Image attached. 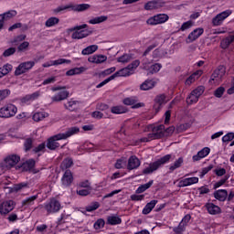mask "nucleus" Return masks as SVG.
Instances as JSON below:
<instances>
[{
    "mask_svg": "<svg viewBox=\"0 0 234 234\" xmlns=\"http://www.w3.org/2000/svg\"><path fill=\"white\" fill-rule=\"evenodd\" d=\"M149 130L152 131L151 133L148 134V137L143 138L142 142H151V140H158V138H162L165 133L173 134L175 133V127L171 126L167 130L164 125H150Z\"/></svg>",
    "mask_w": 234,
    "mask_h": 234,
    "instance_id": "1",
    "label": "nucleus"
},
{
    "mask_svg": "<svg viewBox=\"0 0 234 234\" xmlns=\"http://www.w3.org/2000/svg\"><path fill=\"white\" fill-rule=\"evenodd\" d=\"M43 207L47 212V215H56V213H59V211L63 209L61 202L56 197H51L48 201H46L43 204Z\"/></svg>",
    "mask_w": 234,
    "mask_h": 234,
    "instance_id": "2",
    "label": "nucleus"
},
{
    "mask_svg": "<svg viewBox=\"0 0 234 234\" xmlns=\"http://www.w3.org/2000/svg\"><path fill=\"white\" fill-rule=\"evenodd\" d=\"M64 10H69L71 12H85V10H89V4H69L67 5H60L54 9L55 14H59V12H63Z\"/></svg>",
    "mask_w": 234,
    "mask_h": 234,
    "instance_id": "3",
    "label": "nucleus"
},
{
    "mask_svg": "<svg viewBox=\"0 0 234 234\" xmlns=\"http://www.w3.org/2000/svg\"><path fill=\"white\" fill-rule=\"evenodd\" d=\"M127 76H133L131 69H129L128 66L124 69L116 71L114 74L110 76L108 79L104 80L102 82L97 85V89H101L104 85H107L109 81H112V80H116V78H125Z\"/></svg>",
    "mask_w": 234,
    "mask_h": 234,
    "instance_id": "4",
    "label": "nucleus"
},
{
    "mask_svg": "<svg viewBox=\"0 0 234 234\" xmlns=\"http://www.w3.org/2000/svg\"><path fill=\"white\" fill-rule=\"evenodd\" d=\"M171 160V154H166L163 156L162 158L158 159L153 164H150L144 170V175H151V173H154V171H156V169H159L161 165H164V164H167Z\"/></svg>",
    "mask_w": 234,
    "mask_h": 234,
    "instance_id": "5",
    "label": "nucleus"
},
{
    "mask_svg": "<svg viewBox=\"0 0 234 234\" xmlns=\"http://www.w3.org/2000/svg\"><path fill=\"white\" fill-rule=\"evenodd\" d=\"M34 67H36V61L34 60L22 62L16 68L15 76H23V74L32 70Z\"/></svg>",
    "mask_w": 234,
    "mask_h": 234,
    "instance_id": "6",
    "label": "nucleus"
},
{
    "mask_svg": "<svg viewBox=\"0 0 234 234\" xmlns=\"http://www.w3.org/2000/svg\"><path fill=\"white\" fill-rule=\"evenodd\" d=\"M225 74L226 68L224 66L218 67V69L214 70L213 74L210 77V85H218V83L222 81V78H224Z\"/></svg>",
    "mask_w": 234,
    "mask_h": 234,
    "instance_id": "7",
    "label": "nucleus"
},
{
    "mask_svg": "<svg viewBox=\"0 0 234 234\" xmlns=\"http://www.w3.org/2000/svg\"><path fill=\"white\" fill-rule=\"evenodd\" d=\"M84 28H87L86 24L70 28V32H73L71 35L72 39H83V37H87L89 31L84 30Z\"/></svg>",
    "mask_w": 234,
    "mask_h": 234,
    "instance_id": "8",
    "label": "nucleus"
},
{
    "mask_svg": "<svg viewBox=\"0 0 234 234\" xmlns=\"http://www.w3.org/2000/svg\"><path fill=\"white\" fill-rule=\"evenodd\" d=\"M17 113V107L14 104H6L0 108V118H12Z\"/></svg>",
    "mask_w": 234,
    "mask_h": 234,
    "instance_id": "9",
    "label": "nucleus"
},
{
    "mask_svg": "<svg viewBox=\"0 0 234 234\" xmlns=\"http://www.w3.org/2000/svg\"><path fill=\"white\" fill-rule=\"evenodd\" d=\"M143 69L144 70H146L148 74H156L157 72H160L162 69V64L160 63H154L149 59H144L143 61Z\"/></svg>",
    "mask_w": 234,
    "mask_h": 234,
    "instance_id": "10",
    "label": "nucleus"
},
{
    "mask_svg": "<svg viewBox=\"0 0 234 234\" xmlns=\"http://www.w3.org/2000/svg\"><path fill=\"white\" fill-rule=\"evenodd\" d=\"M201 94H204V86L197 87L189 94V96L186 98L187 105H193V103H197Z\"/></svg>",
    "mask_w": 234,
    "mask_h": 234,
    "instance_id": "11",
    "label": "nucleus"
},
{
    "mask_svg": "<svg viewBox=\"0 0 234 234\" xmlns=\"http://www.w3.org/2000/svg\"><path fill=\"white\" fill-rule=\"evenodd\" d=\"M230 14H233V11L230 9H228L226 11H223L219 14H218L213 19H212V25L214 27H220L222 23H224L225 19H228L229 17Z\"/></svg>",
    "mask_w": 234,
    "mask_h": 234,
    "instance_id": "12",
    "label": "nucleus"
},
{
    "mask_svg": "<svg viewBox=\"0 0 234 234\" xmlns=\"http://www.w3.org/2000/svg\"><path fill=\"white\" fill-rule=\"evenodd\" d=\"M74 182V176L72 171L66 170L60 179L61 187H70Z\"/></svg>",
    "mask_w": 234,
    "mask_h": 234,
    "instance_id": "13",
    "label": "nucleus"
},
{
    "mask_svg": "<svg viewBox=\"0 0 234 234\" xmlns=\"http://www.w3.org/2000/svg\"><path fill=\"white\" fill-rule=\"evenodd\" d=\"M59 140H63V137L60 134H56L48 139L46 147L49 149V151H56L58 147H59Z\"/></svg>",
    "mask_w": 234,
    "mask_h": 234,
    "instance_id": "14",
    "label": "nucleus"
},
{
    "mask_svg": "<svg viewBox=\"0 0 234 234\" xmlns=\"http://www.w3.org/2000/svg\"><path fill=\"white\" fill-rule=\"evenodd\" d=\"M16 204L14 200H6L0 205V215H8L11 211H14Z\"/></svg>",
    "mask_w": 234,
    "mask_h": 234,
    "instance_id": "15",
    "label": "nucleus"
},
{
    "mask_svg": "<svg viewBox=\"0 0 234 234\" xmlns=\"http://www.w3.org/2000/svg\"><path fill=\"white\" fill-rule=\"evenodd\" d=\"M169 20V16L165 14H160L150 17L147 20V25H162Z\"/></svg>",
    "mask_w": 234,
    "mask_h": 234,
    "instance_id": "16",
    "label": "nucleus"
},
{
    "mask_svg": "<svg viewBox=\"0 0 234 234\" xmlns=\"http://www.w3.org/2000/svg\"><path fill=\"white\" fill-rule=\"evenodd\" d=\"M204 34V28L202 27H197L194 29L192 32L189 33L188 37L186 39V43H193V41H197L200 36Z\"/></svg>",
    "mask_w": 234,
    "mask_h": 234,
    "instance_id": "17",
    "label": "nucleus"
},
{
    "mask_svg": "<svg viewBox=\"0 0 234 234\" xmlns=\"http://www.w3.org/2000/svg\"><path fill=\"white\" fill-rule=\"evenodd\" d=\"M17 16V11L10 10L2 15H0V30H3L5 27V21H9L12 17H16Z\"/></svg>",
    "mask_w": 234,
    "mask_h": 234,
    "instance_id": "18",
    "label": "nucleus"
},
{
    "mask_svg": "<svg viewBox=\"0 0 234 234\" xmlns=\"http://www.w3.org/2000/svg\"><path fill=\"white\" fill-rule=\"evenodd\" d=\"M20 160H21V157L19 155L11 154L5 159V162L6 167H8L9 169H12V167H15V165H17V164H19Z\"/></svg>",
    "mask_w": 234,
    "mask_h": 234,
    "instance_id": "19",
    "label": "nucleus"
},
{
    "mask_svg": "<svg viewBox=\"0 0 234 234\" xmlns=\"http://www.w3.org/2000/svg\"><path fill=\"white\" fill-rule=\"evenodd\" d=\"M64 63H67L69 65V64L72 63V61L70 59H67V58H58L57 60H50L48 62H45L44 64H42V67L44 69H48V67L63 65Z\"/></svg>",
    "mask_w": 234,
    "mask_h": 234,
    "instance_id": "20",
    "label": "nucleus"
},
{
    "mask_svg": "<svg viewBox=\"0 0 234 234\" xmlns=\"http://www.w3.org/2000/svg\"><path fill=\"white\" fill-rule=\"evenodd\" d=\"M198 184V177H187L178 181L177 187H187Z\"/></svg>",
    "mask_w": 234,
    "mask_h": 234,
    "instance_id": "21",
    "label": "nucleus"
},
{
    "mask_svg": "<svg viewBox=\"0 0 234 234\" xmlns=\"http://www.w3.org/2000/svg\"><path fill=\"white\" fill-rule=\"evenodd\" d=\"M157 84H158L157 79L146 80L144 82H143L140 85V90H151V89H154V87H156Z\"/></svg>",
    "mask_w": 234,
    "mask_h": 234,
    "instance_id": "22",
    "label": "nucleus"
},
{
    "mask_svg": "<svg viewBox=\"0 0 234 234\" xmlns=\"http://www.w3.org/2000/svg\"><path fill=\"white\" fill-rule=\"evenodd\" d=\"M124 105H132V109H140V107H144V102H138V99L136 97H130L123 100Z\"/></svg>",
    "mask_w": 234,
    "mask_h": 234,
    "instance_id": "23",
    "label": "nucleus"
},
{
    "mask_svg": "<svg viewBox=\"0 0 234 234\" xmlns=\"http://www.w3.org/2000/svg\"><path fill=\"white\" fill-rule=\"evenodd\" d=\"M167 57V51L162 48H156L152 55L154 61H160V59H164V58Z\"/></svg>",
    "mask_w": 234,
    "mask_h": 234,
    "instance_id": "24",
    "label": "nucleus"
},
{
    "mask_svg": "<svg viewBox=\"0 0 234 234\" xmlns=\"http://www.w3.org/2000/svg\"><path fill=\"white\" fill-rule=\"evenodd\" d=\"M169 97L165 96V95H159L156 97L155 99V104L154 106V111H156V112H158V111H160V107H162V105H165V103H167V101H169Z\"/></svg>",
    "mask_w": 234,
    "mask_h": 234,
    "instance_id": "25",
    "label": "nucleus"
},
{
    "mask_svg": "<svg viewBox=\"0 0 234 234\" xmlns=\"http://www.w3.org/2000/svg\"><path fill=\"white\" fill-rule=\"evenodd\" d=\"M64 107L67 109V111L74 112V111H78V109H80V101H75L74 99H70L64 103Z\"/></svg>",
    "mask_w": 234,
    "mask_h": 234,
    "instance_id": "26",
    "label": "nucleus"
},
{
    "mask_svg": "<svg viewBox=\"0 0 234 234\" xmlns=\"http://www.w3.org/2000/svg\"><path fill=\"white\" fill-rule=\"evenodd\" d=\"M90 63H95L96 65H101L107 61V56L101 54H96L90 57Z\"/></svg>",
    "mask_w": 234,
    "mask_h": 234,
    "instance_id": "27",
    "label": "nucleus"
},
{
    "mask_svg": "<svg viewBox=\"0 0 234 234\" xmlns=\"http://www.w3.org/2000/svg\"><path fill=\"white\" fill-rule=\"evenodd\" d=\"M78 133H80V128L78 126H73L68 128V130L65 133L59 134L62 140H67V138H70V136H74V134H78Z\"/></svg>",
    "mask_w": 234,
    "mask_h": 234,
    "instance_id": "28",
    "label": "nucleus"
},
{
    "mask_svg": "<svg viewBox=\"0 0 234 234\" xmlns=\"http://www.w3.org/2000/svg\"><path fill=\"white\" fill-rule=\"evenodd\" d=\"M69 91L68 90H61L56 93L53 97H51V101L58 102L63 101V100H67L69 98Z\"/></svg>",
    "mask_w": 234,
    "mask_h": 234,
    "instance_id": "29",
    "label": "nucleus"
},
{
    "mask_svg": "<svg viewBox=\"0 0 234 234\" xmlns=\"http://www.w3.org/2000/svg\"><path fill=\"white\" fill-rule=\"evenodd\" d=\"M140 167V159L138 157L133 155L128 160L127 169L130 171L133 169H138Z\"/></svg>",
    "mask_w": 234,
    "mask_h": 234,
    "instance_id": "30",
    "label": "nucleus"
},
{
    "mask_svg": "<svg viewBox=\"0 0 234 234\" xmlns=\"http://www.w3.org/2000/svg\"><path fill=\"white\" fill-rule=\"evenodd\" d=\"M162 6H164L162 1H151L144 5V10H156L162 8Z\"/></svg>",
    "mask_w": 234,
    "mask_h": 234,
    "instance_id": "31",
    "label": "nucleus"
},
{
    "mask_svg": "<svg viewBox=\"0 0 234 234\" xmlns=\"http://www.w3.org/2000/svg\"><path fill=\"white\" fill-rule=\"evenodd\" d=\"M210 151L211 149H209L208 147L203 148L201 151H199L196 155L192 157L193 161L198 162V160H202V158H206V156L209 154Z\"/></svg>",
    "mask_w": 234,
    "mask_h": 234,
    "instance_id": "32",
    "label": "nucleus"
},
{
    "mask_svg": "<svg viewBox=\"0 0 234 234\" xmlns=\"http://www.w3.org/2000/svg\"><path fill=\"white\" fill-rule=\"evenodd\" d=\"M24 171H32L36 167V159H28L21 165Z\"/></svg>",
    "mask_w": 234,
    "mask_h": 234,
    "instance_id": "33",
    "label": "nucleus"
},
{
    "mask_svg": "<svg viewBox=\"0 0 234 234\" xmlns=\"http://www.w3.org/2000/svg\"><path fill=\"white\" fill-rule=\"evenodd\" d=\"M72 165H74V161L72 160V158L68 157L62 161L60 165V169L61 171H69L70 167H72Z\"/></svg>",
    "mask_w": 234,
    "mask_h": 234,
    "instance_id": "34",
    "label": "nucleus"
},
{
    "mask_svg": "<svg viewBox=\"0 0 234 234\" xmlns=\"http://www.w3.org/2000/svg\"><path fill=\"white\" fill-rule=\"evenodd\" d=\"M156 204H158L157 200H152L146 204L143 209V215H149V213L154 209V206H156Z\"/></svg>",
    "mask_w": 234,
    "mask_h": 234,
    "instance_id": "35",
    "label": "nucleus"
},
{
    "mask_svg": "<svg viewBox=\"0 0 234 234\" xmlns=\"http://www.w3.org/2000/svg\"><path fill=\"white\" fill-rule=\"evenodd\" d=\"M183 164H184V157H179L169 165V170L171 172L176 171V169H179V167H182Z\"/></svg>",
    "mask_w": 234,
    "mask_h": 234,
    "instance_id": "36",
    "label": "nucleus"
},
{
    "mask_svg": "<svg viewBox=\"0 0 234 234\" xmlns=\"http://www.w3.org/2000/svg\"><path fill=\"white\" fill-rule=\"evenodd\" d=\"M207 209L210 215H218L220 207L213 203L207 204Z\"/></svg>",
    "mask_w": 234,
    "mask_h": 234,
    "instance_id": "37",
    "label": "nucleus"
},
{
    "mask_svg": "<svg viewBox=\"0 0 234 234\" xmlns=\"http://www.w3.org/2000/svg\"><path fill=\"white\" fill-rule=\"evenodd\" d=\"M111 112H112V114H124V112H127V108L122 105L112 106Z\"/></svg>",
    "mask_w": 234,
    "mask_h": 234,
    "instance_id": "38",
    "label": "nucleus"
},
{
    "mask_svg": "<svg viewBox=\"0 0 234 234\" xmlns=\"http://www.w3.org/2000/svg\"><path fill=\"white\" fill-rule=\"evenodd\" d=\"M214 197L217 200L224 202V200L228 198V192L226 190H218L217 192L214 193Z\"/></svg>",
    "mask_w": 234,
    "mask_h": 234,
    "instance_id": "39",
    "label": "nucleus"
},
{
    "mask_svg": "<svg viewBox=\"0 0 234 234\" xmlns=\"http://www.w3.org/2000/svg\"><path fill=\"white\" fill-rule=\"evenodd\" d=\"M58 23L59 18L56 16H51L45 22V27H47V28H51V27H56V25H58Z\"/></svg>",
    "mask_w": 234,
    "mask_h": 234,
    "instance_id": "40",
    "label": "nucleus"
},
{
    "mask_svg": "<svg viewBox=\"0 0 234 234\" xmlns=\"http://www.w3.org/2000/svg\"><path fill=\"white\" fill-rule=\"evenodd\" d=\"M82 72H85V69L83 67L73 68L66 72V76H76L78 74H82Z\"/></svg>",
    "mask_w": 234,
    "mask_h": 234,
    "instance_id": "41",
    "label": "nucleus"
},
{
    "mask_svg": "<svg viewBox=\"0 0 234 234\" xmlns=\"http://www.w3.org/2000/svg\"><path fill=\"white\" fill-rule=\"evenodd\" d=\"M38 196L35 195V196H31L29 197H27L26 199H24L22 201V206H33L34 201L37 200Z\"/></svg>",
    "mask_w": 234,
    "mask_h": 234,
    "instance_id": "42",
    "label": "nucleus"
},
{
    "mask_svg": "<svg viewBox=\"0 0 234 234\" xmlns=\"http://www.w3.org/2000/svg\"><path fill=\"white\" fill-rule=\"evenodd\" d=\"M234 41V36L230 35L229 37H227L226 38H224L221 41V48H228V47H229V44Z\"/></svg>",
    "mask_w": 234,
    "mask_h": 234,
    "instance_id": "43",
    "label": "nucleus"
},
{
    "mask_svg": "<svg viewBox=\"0 0 234 234\" xmlns=\"http://www.w3.org/2000/svg\"><path fill=\"white\" fill-rule=\"evenodd\" d=\"M108 223L112 226H116V224H122V218L118 216H110L108 217Z\"/></svg>",
    "mask_w": 234,
    "mask_h": 234,
    "instance_id": "44",
    "label": "nucleus"
},
{
    "mask_svg": "<svg viewBox=\"0 0 234 234\" xmlns=\"http://www.w3.org/2000/svg\"><path fill=\"white\" fill-rule=\"evenodd\" d=\"M34 145V140L32 138H27L24 142V149L26 153H28Z\"/></svg>",
    "mask_w": 234,
    "mask_h": 234,
    "instance_id": "45",
    "label": "nucleus"
},
{
    "mask_svg": "<svg viewBox=\"0 0 234 234\" xmlns=\"http://www.w3.org/2000/svg\"><path fill=\"white\" fill-rule=\"evenodd\" d=\"M47 117V113L45 112H38L34 113L33 120L34 122H41V120H45Z\"/></svg>",
    "mask_w": 234,
    "mask_h": 234,
    "instance_id": "46",
    "label": "nucleus"
},
{
    "mask_svg": "<svg viewBox=\"0 0 234 234\" xmlns=\"http://www.w3.org/2000/svg\"><path fill=\"white\" fill-rule=\"evenodd\" d=\"M140 67V60H134L130 65H128V69L132 74H134L136 72V69Z\"/></svg>",
    "mask_w": 234,
    "mask_h": 234,
    "instance_id": "47",
    "label": "nucleus"
},
{
    "mask_svg": "<svg viewBox=\"0 0 234 234\" xmlns=\"http://www.w3.org/2000/svg\"><path fill=\"white\" fill-rule=\"evenodd\" d=\"M104 21H107V16H97L95 18L90 19V23L91 25H98L100 23H103Z\"/></svg>",
    "mask_w": 234,
    "mask_h": 234,
    "instance_id": "48",
    "label": "nucleus"
},
{
    "mask_svg": "<svg viewBox=\"0 0 234 234\" xmlns=\"http://www.w3.org/2000/svg\"><path fill=\"white\" fill-rule=\"evenodd\" d=\"M84 153H89V142H85L81 144L77 152L78 154H84Z\"/></svg>",
    "mask_w": 234,
    "mask_h": 234,
    "instance_id": "49",
    "label": "nucleus"
},
{
    "mask_svg": "<svg viewBox=\"0 0 234 234\" xmlns=\"http://www.w3.org/2000/svg\"><path fill=\"white\" fill-rule=\"evenodd\" d=\"M151 186H153V181H150V182L139 186L136 190V193H138V194L144 193V191H147V189H149Z\"/></svg>",
    "mask_w": 234,
    "mask_h": 234,
    "instance_id": "50",
    "label": "nucleus"
},
{
    "mask_svg": "<svg viewBox=\"0 0 234 234\" xmlns=\"http://www.w3.org/2000/svg\"><path fill=\"white\" fill-rule=\"evenodd\" d=\"M127 165V159L125 157H122L119 160H117L115 164L116 169H122Z\"/></svg>",
    "mask_w": 234,
    "mask_h": 234,
    "instance_id": "51",
    "label": "nucleus"
},
{
    "mask_svg": "<svg viewBox=\"0 0 234 234\" xmlns=\"http://www.w3.org/2000/svg\"><path fill=\"white\" fill-rule=\"evenodd\" d=\"M193 25H195V23L192 20H188L182 24L180 30L182 32H186V30H189V28H191Z\"/></svg>",
    "mask_w": 234,
    "mask_h": 234,
    "instance_id": "52",
    "label": "nucleus"
},
{
    "mask_svg": "<svg viewBox=\"0 0 234 234\" xmlns=\"http://www.w3.org/2000/svg\"><path fill=\"white\" fill-rule=\"evenodd\" d=\"M0 69H2L4 76H6V74H9L12 71V69H14V66H12V64L7 63Z\"/></svg>",
    "mask_w": 234,
    "mask_h": 234,
    "instance_id": "53",
    "label": "nucleus"
},
{
    "mask_svg": "<svg viewBox=\"0 0 234 234\" xmlns=\"http://www.w3.org/2000/svg\"><path fill=\"white\" fill-rule=\"evenodd\" d=\"M132 59L131 55L124 54L117 58L118 63H129V60Z\"/></svg>",
    "mask_w": 234,
    "mask_h": 234,
    "instance_id": "54",
    "label": "nucleus"
},
{
    "mask_svg": "<svg viewBox=\"0 0 234 234\" xmlns=\"http://www.w3.org/2000/svg\"><path fill=\"white\" fill-rule=\"evenodd\" d=\"M16 54V48H8L3 53L4 58H10V56H14Z\"/></svg>",
    "mask_w": 234,
    "mask_h": 234,
    "instance_id": "55",
    "label": "nucleus"
},
{
    "mask_svg": "<svg viewBox=\"0 0 234 234\" xmlns=\"http://www.w3.org/2000/svg\"><path fill=\"white\" fill-rule=\"evenodd\" d=\"M10 96V90H0V101H3V100L8 98Z\"/></svg>",
    "mask_w": 234,
    "mask_h": 234,
    "instance_id": "56",
    "label": "nucleus"
},
{
    "mask_svg": "<svg viewBox=\"0 0 234 234\" xmlns=\"http://www.w3.org/2000/svg\"><path fill=\"white\" fill-rule=\"evenodd\" d=\"M28 47H30V43L28 41H24L17 47V50L18 52H24Z\"/></svg>",
    "mask_w": 234,
    "mask_h": 234,
    "instance_id": "57",
    "label": "nucleus"
},
{
    "mask_svg": "<svg viewBox=\"0 0 234 234\" xmlns=\"http://www.w3.org/2000/svg\"><path fill=\"white\" fill-rule=\"evenodd\" d=\"M191 127V123H185V124H180L176 127L177 133H184V131H187Z\"/></svg>",
    "mask_w": 234,
    "mask_h": 234,
    "instance_id": "58",
    "label": "nucleus"
},
{
    "mask_svg": "<svg viewBox=\"0 0 234 234\" xmlns=\"http://www.w3.org/2000/svg\"><path fill=\"white\" fill-rule=\"evenodd\" d=\"M25 187H28V183L22 182L15 185L14 189L15 191H21V189H25Z\"/></svg>",
    "mask_w": 234,
    "mask_h": 234,
    "instance_id": "59",
    "label": "nucleus"
},
{
    "mask_svg": "<svg viewBox=\"0 0 234 234\" xmlns=\"http://www.w3.org/2000/svg\"><path fill=\"white\" fill-rule=\"evenodd\" d=\"M46 147H47V144H45V143H41L40 144H38L37 147L33 149V152H35L36 154L41 153L45 151Z\"/></svg>",
    "mask_w": 234,
    "mask_h": 234,
    "instance_id": "60",
    "label": "nucleus"
},
{
    "mask_svg": "<svg viewBox=\"0 0 234 234\" xmlns=\"http://www.w3.org/2000/svg\"><path fill=\"white\" fill-rule=\"evenodd\" d=\"M185 229H186V227H184V223H179V226L177 228H174V232L176 234H182L184 233Z\"/></svg>",
    "mask_w": 234,
    "mask_h": 234,
    "instance_id": "61",
    "label": "nucleus"
},
{
    "mask_svg": "<svg viewBox=\"0 0 234 234\" xmlns=\"http://www.w3.org/2000/svg\"><path fill=\"white\" fill-rule=\"evenodd\" d=\"M234 138V133H229L226 135L222 137V142L227 143V142H231Z\"/></svg>",
    "mask_w": 234,
    "mask_h": 234,
    "instance_id": "62",
    "label": "nucleus"
},
{
    "mask_svg": "<svg viewBox=\"0 0 234 234\" xmlns=\"http://www.w3.org/2000/svg\"><path fill=\"white\" fill-rule=\"evenodd\" d=\"M103 226H105V220L103 219H98L95 224H94V228L95 229H101V228H103Z\"/></svg>",
    "mask_w": 234,
    "mask_h": 234,
    "instance_id": "63",
    "label": "nucleus"
},
{
    "mask_svg": "<svg viewBox=\"0 0 234 234\" xmlns=\"http://www.w3.org/2000/svg\"><path fill=\"white\" fill-rule=\"evenodd\" d=\"M116 71V67H112L110 69H105L104 71L101 72L102 76H109L112 74V72Z\"/></svg>",
    "mask_w": 234,
    "mask_h": 234,
    "instance_id": "64",
    "label": "nucleus"
}]
</instances>
